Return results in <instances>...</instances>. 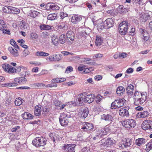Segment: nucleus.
Instances as JSON below:
<instances>
[{"label":"nucleus","instance_id":"1","mask_svg":"<svg viewBox=\"0 0 152 152\" xmlns=\"http://www.w3.org/2000/svg\"><path fill=\"white\" fill-rule=\"evenodd\" d=\"M147 97L146 92L136 91L133 96V103L136 105H141L146 101Z\"/></svg>","mask_w":152,"mask_h":152},{"label":"nucleus","instance_id":"2","mask_svg":"<svg viewBox=\"0 0 152 152\" xmlns=\"http://www.w3.org/2000/svg\"><path fill=\"white\" fill-rule=\"evenodd\" d=\"M126 100L124 99H118L115 100L111 104L112 109H116L123 106L126 103Z\"/></svg>","mask_w":152,"mask_h":152},{"label":"nucleus","instance_id":"3","mask_svg":"<svg viewBox=\"0 0 152 152\" xmlns=\"http://www.w3.org/2000/svg\"><path fill=\"white\" fill-rule=\"evenodd\" d=\"M46 139L43 137H36L32 141L33 145L36 147L43 146L46 144Z\"/></svg>","mask_w":152,"mask_h":152},{"label":"nucleus","instance_id":"4","mask_svg":"<svg viewBox=\"0 0 152 152\" xmlns=\"http://www.w3.org/2000/svg\"><path fill=\"white\" fill-rule=\"evenodd\" d=\"M128 25L127 21L122 22L121 23L118 27L119 33L123 35H125L127 33Z\"/></svg>","mask_w":152,"mask_h":152},{"label":"nucleus","instance_id":"5","mask_svg":"<svg viewBox=\"0 0 152 152\" xmlns=\"http://www.w3.org/2000/svg\"><path fill=\"white\" fill-rule=\"evenodd\" d=\"M122 124L125 127L129 129L134 128L136 125V122L132 119L125 120L122 122Z\"/></svg>","mask_w":152,"mask_h":152},{"label":"nucleus","instance_id":"6","mask_svg":"<svg viewBox=\"0 0 152 152\" xmlns=\"http://www.w3.org/2000/svg\"><path fill=\"white\" fill-rule=\"evenodd\" d=\"M142 127L144 130H152V121L150 120L144 121L142 123Z\"/></svg>","mask_w":152,"mask_h":152},{"label":"nucleus","instance_id":"7","mask_svg":"<svg viewBox=\"0 0 152 152\" xmlns=\"http://www.w3.org/2000/svg\"><path fill=\"white\" fill-rule=\"evenodd\" d=\"M85 93H82L79 94L77 96L76 102L77 105H81L84 102H85Z\"/></svg>","mask_w":152,"mask_h":152},{"label":"nucleus","instance_id":"8","mask_svg":"<svg viewBox=\"0 0 152 152\" xmlns=\"http://www.w3.org/2000/svg\"><path fill=\"white\" fill-rule=\"evenodd\" d=\"M66 36L68 40V43L70 45L72 44L75 39L74 33L71 31H68L66 33Z\"/></svg>","mask_w":152,"mask_h":152},{"label":"nucleus","instance_id":"9","mask_svg":"<svg viewBox=\"0 0 152 152\" xmlns=\"http://www.w3.org/2000/svg\"><path fill=\"white\" fill-rule=\"evenodd\" d=\"M114 142V141L113 139L108 138L106 140L105 142H100V144L102 146H104L106 147H109L112 146Z\"/></svg>","mask_w":152,"mask_h":152},{"label":"nucleus","instance_id":"10","mask_svg":"<svg viewBox=\"0 0 152 152\" xmlns=\"http://www.w3.org/2000/svg\"><path fill=\"white\" fill-rule=\"evenodd\" d=\"M129 107H128L122 108L119 111V114L121 116H129L128 110Z\"/></svg>","mask_w":152,"mask_h":152},{"label":"nucleus","instance_id":"11","mask_svg":"<svg viewBox=\"0 0 152 152\" xmlns=\"http://www.w3.org/2000/svg\"><path fill=\"white\" fill-rule=\"evenodd\" d=\"M95 95L93 94H91L86 95L85 94V103H90L94 101Z\"/></svg>","mask_w":152,"mask_h":152},{"label":"nucleus","instance_id":"12","mask_svg":"<svg viewBox=\"0 0 152 152\" xmlns=\"http://www.w3.org/2000/svg\"><path fill=\"white\" fill-rule=\"evenodd\" d=\"M49 58L51 61H59L62 58V55L60 54H54L50 56Z\"/></svg>","mask_w":152,"mask_h":152},{"label":"nucleus","instance_id":"13","mask_svg":"<svg viewBox=\"0 0 152 152\" xmlns=\"http://www.w3.org/2000/svg\"><path fill=\"white\" fill-rule=\"evenodd\" d=\"M82 19V17L80 15H74L71 18V21L74 24H77L81 21Z\"/></svg>","mask_w":152,"mask_h":152},{"label":"nucleus","instance_id":"14","mask_svg":"<svg viewBox=\"0 0 152 152\" xmlns=\"http://www.w3.org/2000/svg\"><path fill=\"white\" fill-rule=\"evenodd\" d=\"M151 16L148 13L141 14L140 15V20L141 22H145L150 19Z\"/></svg>","mask_w":152,"mask_h":152},{"label":"nucleus","instance_id":"15","mask_svg":"<svg viewBox=\"0 0 152 152\" xmlns=\"http://www.w3.org/2000/svg\"><path fill=\"white\" fill-rule=\"evenodd\" d=\"M80 111L79 113L81 118H85L87 116L89 113L88 108H86L82 109Z\"/></svg>","mask_w":152,"mask_h":152},{"label":"nucleus","instance_id":"16","mask_svg":"<svg viewBox=\"0 0 152 152\" xmlns=\"http://www.w3.org/2000/svg\"><path fill=\"white\" fill-rule=\"evenodd\" d=\"M101 118L106 121H111L113 120V117L110 114H104L101 116Z\"/></svg>","mask_w":152,"mask_h":152},{"label":"nucleus","instance_id":"17","mask_svg":"<svg viewBox=\"0 0 152 152\" xmlns=\"http://www.w3.org/2000/svg\"><path fill=\"white\" fill-rule=\"evenodd\" d=\"M104 23L106 26V28H110L113 26V21L111 18H108L104 21Z\"/></svg>","mask_w":152,"mask_h":152},{"label":"nucleus","instance_id":"18","mask_svg":"<svg viewBox=\"0 0 152 152\" xmlns=\"http://www.w3.org/2000/svg\"><path fill=\"white\" fill-rule=\"evenodd\" d=\"M146 141V140L144 138H139L135 140L136 144L138 146L144 144Z\"/></svg>","mask_w":152,"mask_h":152},{"label":"nucleus","instance_id":"19","mask_svg":"<svg viewBox=\"0 0 152 152\" xmlns=\"http://www.w3.org/2000/svg\"><path fill=\"white\" fill-rule=\"evenodd\" d=\"M107 134L106 131L104 129L102 128L98 129L97 131L96 136L98 137H101Z\"/></svg>","mask_w":152,"mask_h":152},{"label":"nucleus","instance_id":"20","mask_svg":"<svg viewBox=\"0 0 152 152\" xmlns=\"http://www.w3.org/2000/svg\"><path fill=\"white\" fill-rule=\"evenodd\" d=\"M134 86L132 84L129 85L126 88L127 93L130 96L132 95L133 93Z\"/></svg>","mask_w":152,"mask_h":152},{"label":"nucleus","instance_id":"21","mask_svg":"<svg viewBox=\"0 0 152 152\" xmlns=\"http://www.w3.org/2000/svg\"><path fill=\"white\" fill-rule=\"evenodd\" d=\"M11 54L14 57H17L18 56V50L15 49H14L12 47H9L8 48Z\"/></svg>","mask_w":152,"mask_h":152},{"label":"nucleus","instance_id":"22","mask_svg":"<svg viewBox=\"0 0 152 152\" xmlns=\"http://www.w3.org/2000/svg\"><path fill=\"white\" fill-rule=\"evenodd\" d=\"M118 10L119 13L124 14L128 11V10L127 9L124 7L123 6L120 5L118 7Z\"/></svg>","mask_w":152,"mask_h":152},{"label":"nucleus","instance_id":"23","mask_svg":"<svg viewBox=\"0 0 152 152\" xmlns=\"http://www.w3.org/2000/svg\"><path fill=\"white\" fill-rule=\"evenodd\" d=\"M22 117L24 119H31L34 116L26 112L22 115Z\"/></svg>","mask_w":152,"mask_h":152},{"label":"nucleus","instance_id":"24","mask_svg":"<svg viewBox=\"0 0 152 152\" xmlns=\"http://www.w3.org/2000/svg\"><path fill=\"white\" fill-rule=\"evenodd\" d=\"M27 24L24 20L20 22L19 26L22 30H26L27 29Z\"/></svg>","mask_w":152,"mask_h":152},{"label":"nucleus","instance_id":"25","mask_svg":"<svg viewBox=\"0 0 152 152\" xmlns=\"http://www.w3.org/2000/svg\"><path fill=\"white\" fill-rule=\"evenodd\" d=\"M2 67L3 69L9 73H11L12 66L8 64H4L2 65Z\"/></svg>","mask_w":152,"mask_h":152},{"label":"nucleus","instance_id":"26","mask_svg":"<svg viewBox=\"0 0 152 152\" xmlns=\"http://www.w3.org/2000/svg\"><path fill=\"white\" fill-rule=\"evenodd\" d=\"M76 146V145L74 144L67 145V146H66V151L69 152H75V148Z\"/></svg>","mask_w":152,"mask_h":152},{"label":"nucleus","instance_id":"27","mask_svg":"<svg viewBox=\"0 0 152 152\" xmlns=\"http://www.w3.org/2000/svg\"><path fill=\"white\" fill-rule=\"evenodd\" d=\"M124 91V88L123 87L120 86L117 88L116 92L118 95L120 96L123 94Z\"/></svg>","mask_w":152,"mask_h":152},{"label":"nucleus","instance_id":"28","mask_svg":"<svg viewBox=\"0 0 152 152\" xmlns=\"http://www.w3.org/2000/svg\"><path fill=\"white\" fill-rule=\"evenodd\" d=\"M41 108L39 106H36L35 107L34 111V115L36 116H39L41 115Z\"/></svg>","mask_w":152,"mask_h":152},{"label":"nucleus","instance_id":"29","mask_svg":"<svg viewBox=\"0 0 152 152\" xmlns=\"http://www.w3.org/2000/svg\"><path fill=\"white\" fill-rule=\"evenodd\" d=\"M148 115L149 113L147 111L139 113L137 114V116L140 118H145Z\"/></svg>","mask_w":152,"mask_h":152},{"label":"nucleus","instance_id":"30","mask_svg":"<svg viewBox=\"0 0 152 152\" xmlns=\"http://www.w3.org/2000/svg\"><path fill=\"white\" fill-rule=\"evenodd\" d=\"M39 14V13L34 10H31L29 12L28 15L31 17L35 18L37 16H38Z\"/></svg>","mask_w":152,"mask_h":152},{"label":"nucleus","instance_id":"31","mask_svg":"<svg viewBox=\"0 0 152 152\" xmlns=\"http://www.w3.org/2000/svg\"><path fill=\"white\" fill-rule=\"evenodd\" d=\"M96 45L97 46L100 45L102 42V39L100 37L98 36H96Z\"/></svg>","mask_w":152,"mask_h":152},{"label":"nucleus","instance_id":"32","mask_svg":"<svg viewBox=\"0 0 152 152\" xmlns=\"http://www.w3.org/2000/svg\"><path fill=\"white\" fill-rule=\"evenodd\" d=\"M12 69L11 70V73H18L20 72L21 71L20 66H18L16 67V68H14L12 66Z\"/></svg>","mask_w":152,"mask_h":152},{"label":"nucleus","instance_id":"33","mask_svg":"<svg viewBox=\"0 0 152 152\" xmlns=\"http://www.w3.org/2000/svg\"><path fill=\"white\" fill-rule=\"evenodd\" d=\"M35 55L37 56H48L49 54L48 53L43 51H37L36 52Z\"/></svg>","mask_w":152,"mask_h":152},{"label":"nucleus","instance_id":"34","mask_svg":"<svg viewBox=\"0 0 152 152\" xmlns=\"http://www.w3.org/2000/svg\"><path fill=\"white\" fill-rule=\"evenodd\" d=\"M91 2L94 3L95 5V7L97 8H99L102 6V4L100 2L99 0H91Z\"/></svg>","mask_w":152,"mask_h":152},{"label":"nucleus","instance_id":"35","mask_svg":"<svg viewBox=\"0 0 152 152\" xmlns=\"http://www.w3.org/2000/svg\"><path fill=\"white\" fill-rule=\"evenodd\" d=\"M69 117H68L67 115L65 113L61 114L59 118V121H63L65 119H69Z\"/></svg>","mask_w":152,"mask_h":152},{"label":"nucleus","instance_id":"36","mask_svg":"<svg viewBox=\"0 0 152 152\" xmlns=\"http://www.w3.org/2000/svg\"><path fill=\"white\" fill-rule=\"evenodd\" d=\"M40 27L41 29L45 30H49L52 29L51 26L45 24L40 25Z\"/></svg>","mask_w":152,"mask_h":152},{"label":"nucleus","instance_id":"37","mask_svg":"<svg viewBox=\"0 0 152 152\" xmlns=\"http://www.w3.org/2000/svg\"><path fill=\"white\" fill-rule=\"evenodd\" d=\"M23 103V99L20 97L16 98L15 101V104L17 106H19L22 104Z\"/></svg>","mask_w":152,"mask_h":152},{"label":"nucleus","instance_id":"38","mask_svg":"<svg viewBox=\"0 0 152 152\" xmlns=\"http://www.w3.org/2000/svg\"><path fill=\"white\" fill-rule=\"evenodd\" d=\"M11 13L13 14H18L20 12V10L18 9L12 7L10 9Z\"/></svg>","mask_w":152,"mask_h":152},{"label":"nucleus","instance_id":"39","mask_svg":"<svg viewBox=\"0 0 152 152\" xmlns=\"http://www.w3.org/2000/svg\"><path fill=\"white\" fill-rule=\"evenodd\" d=\"M132 140L130 139L126 140L124 143V147H127L129 146L131 144Z\"/></svg>","mask_w":152,"mask_h":152},{"label":"nucleus","instance_id":"40","mask_svg":"<svg viewBox=\"0 0 152 152\" xmlns=\"http://www.w3.org/2000/svg\"><path fill=\"white\" fill-rule=\"evenodd\" d=\"M20 74L21 76L26 77L30 75V72L28 70L24 71L21 72Z\"/></svg>","mask_w":152,"mask_h":152},{"label":"nucleus","instance_id":"41","mask_svg":"<svg viewBox=\"0 0 152 152\" xmlns=\"http://www.w3.org/2000/svg\"><path fill=\"white\" fill-rule=\"evenodd\" d=\"M57 17V15L56 14H49L48 17V20H54L56 19Z\"/></svg>","mask_w":152,"mask_h":152},{"label":"nucleus","instance_id":"42","mask_svg":"<svg viewBox=\"0 0 152 152\" xmlns=\"http://www.w3.org/2000/svg\"><path fill=\"white\" fill-rule=\"evenodd\" d=\"M11 6H6L3 8V10L4 12L5 13H11L10 9Z\"/></svg>","mask_w":152,"mask_h":152},{"label":"nucleus","instance_id":"43","mask_svg":"<svg viewBox=\"0 0 152 152\" xmlns=\"http://www.w3.org/2000/svg\"><path fill=\"white\" fill-rule=\"evenodd\" d=\"M7 26L4 20H0V30H3L4 28H7Z\"/></svg>","mask_w":152,"mask_h":152},{"label":"nucleus","instance_id":"44","mask_svg":"<svg viewBox=\"0 0 152 152\" xmlns=\"http://www.w3.org/2000/svg\"><path fill=\"white\" fill-rule=\"evenodd\" d=\"M50 7L51 9L53 10H58L59 9V7L54 4H52L50 5Z\"/></svg>","mask_w":152,"mask_h":152},{"label":"nucleus","instance_id":"45","mask_svg":"<svg viewBox=\"0 0 152 152\" xmlns=\"http://www.w3.org/2000/svg\"><path fill=\"white\" fill-rule=\"evenodd\" d=\"M51 40L53 44L55 45L56 46L58 45V39L55 36H53L52 37Z\"/></svg>","mask_w":152,"mask_h":152},{"label":"nucleus","instance_id":"46","mask_svg":"<svg viewBox=\"0 0 152 152\" xmlns=\"http://www.w3.org/2000/svg\"><path fill=\"white\" fill-rule=\"evenodd\" d=\"M65 35L64 34L61 35L60 37L59 41L61 44H64L65 42Z\"/></svg>","mask_w":152,"mask_h":152},{"label":"nucleus","instance_id":"47","mask_svg":"<svg viewBox=\"0 0 152 152\" xmlns=\"http://www.w3.org/2000/svg\"><path fill=\"white\" fill-rule=\"evenodd\" d=\"M85 125H86L87 130H92L93 128L92 124L86 122L85 123Z\"/></svg>","mask_w":152,"mask_h":152},{"label":"nucleus","instance_id":"48","mask_svg":"<svg viewBox=\"0 0 152 152\" xmlns=\"http://www.w3.org/2000/svg\"><path fill=\"white\" fill-rule=\"evenodd\" d=\"M98 27L99 28L102 29L104 28H106V24L104 23V22L103 23L101 21V23L100 24H98Z\"/></svg>","mask_w":152,"mask_h":152},{"label":"nucleus","instance_id":"49","mask_svg":"<svg viewBox=\"0 0 152 152\" xmlns=\"http://www.w3.org/2000/svg\"><path fill=\"white\" fill-rule=\"evenodd\" d=\"M60 122L61 126H66L68 124L69 122V119H65L63 121H60Z\"/></svg>","mask_w":152,"mask_h":152},{"label":"nucleus","instance_id":"50","mask_svg":"<svg viewBox=\"0 0 152 152\" xmlns=\"http://www.w3.org/2000/svg\"><path fill=\"white\" fill-rule=\"evenodd\" d=\"M101 97L102 98V97L100 95H98L95 97V100L97 103H99L101 101L102 99Z\"/></svg>","mask_w":152,"mask_h":152},{"label":"nucleus","instance_id":"51","mask_svg":"<svg viewBox=\"0 0 152 152\" xmlns=\"http://www.w3.org/2000/svg\"><path fill=\"white\" fill-rule=\"evenodd\" d=\"M69 105V103L67 102H66L63 104H62L61 103L59 107V109L60 110H62L64 108H65L66 107L68 106Z\"/></svg>","mask_w":152,"mask_h":152},{"label":"nucleus","instance_id":"52","mask_svg":"<svg viewBox=\"0 0 152 152\" xmlns=\"http://www.w3.org/2000/svg\"><path fill=\"white\" fill-rule=\"evenodd\" d=\"M7 28H4L3 30H1L2 31V32L4 34L10 35V31L9 29H7Z\"/></svg>","mask_w":152,"mask_h":152},{"label":"nucleus","instance_id":"53","mask_svg":"<svg viewBox=\"0 0 152 152\" xmlns=\"http://www.w3.org/2000/svg\"><path fill=\"white\" fill-rule=\"evenodd\" d=\"M31 38L33 39H36L38 38V35L35 33H32L30 35Z\"/></svg>","mask_w":152,"mask_h":152},{"label":"nucleus","instance_id":"54","mask_svg":"<svg viewBox=\"0 0 152 152\" xmlns=\"http://www.w3.org/2000/svg\"><path fill=\"white\" fill-rule=\"evenodd\" d=\"M20 77H17L14 79V82L12 83H16V85L15 86H17V85H18V84H20Z\"/></svg>","mask_w":152,"mask_h":152},{"label":"nucleus","instance_id":"55","mask_svg":"<svg viewBox=\"0 0 152 152\" xmlns=\"http://www.w3.org/2000/svg\"><path fill=\"white\" fill-rule=\"evenodd\" d=\"M16 85V83H7L4 84V86L6 87H15Z\"/></svg>","mask_w":152,"mask_h":152},{"label":"nucleus","instance_id":"56","mask_svg":"<svg viewBox=\"0 0 152 152\" xmlns=\"http://www.w3.org/2000/svg\"><path fill=\"white\" fill-rule=\"evenodd\" d=\"M73 71V68L72 66H69L67 67L65 72V73H68Z\"/></svg>","mask_w":152,"mask_h":152},{"label":"nucleus","instance_id":"57","mask_svg":"<svg viewBox=\"0 0 152 152\" xmlns=\"http://www.w3.org/2000/svg\"><path fill=\"white\" fill-rule=\"evenodd\" d=\"M58 26L59 29H62L65 27V23L64 22H61L58 24Z\"/></svg>","mask_w":152,"mask_h":152},{"label":"nucleus","instance_id":"58","mask_svg":"<svg viewBox=\"0 0 152 152\" xmlns=\"http://www.w3.org/2000/svg\"><path fill=\"white\" fill-rule=\"evenodd\" d=\"M86 67V66L84 65H83L82 64H81L80 65V66L78 68V69L79 71L82 72H83V70H84L85 68Z\"/></svg>","mask_w":152,"mask_h":152},{"label":"nucleus","instance_id":"59","mask_svg":"<svg viewBox=\"0 0 152 152\" xmlns=\"http://www.w3.org/2000/svg\"><path fill=\"white\" fill-rule=\"evenodd\" d=\"M86 64H89L90 65H98L95 61H89L86 62L85 63Z\"/></svg>","mask_w":152,"mask_h":152},{"label":"nucleus","instance_id":"60","mask_svg":"<svg viewBox=\"0 0 152 152\" xmlns=\"http://www.w3.org/2000/svg\"><path fill=\"white\" fill-rule=\"evenodd\" d=\"M60 15L61 18L63 19L64 18L67 17L68 16V15L66 13L62 12H60Z\"/></svg>","mask_w":152,"mask_h":152},{"label":"nucleus","instance_id":"61","mask_svg":"<svg viewBox=\"0 0 152 152\" xmlns=\"http://www.w3.org/2000/svg\"><path fill=\"white\" fill-rule=\"evenodd\" d=\"M30 52L28 50L25 49L24 50L23 52V56L24 57H26L29 54Z\"/></svg>","mask_w":152,"mask_h":152},{"label":"nucleus","instance_id":"62","mask_svg":"<svg viewBox=\"0 0 152 152\" xmlns=\"http://www.w3.org/2000/svg\"><path fill=\"white\" fill-rule=\"evenodd\" d=\"M61 103V102L57 100H55L54 101L53 104L55 106H58L59 107Z\"/></svg>","mask_w":152,"mask_h":152},{"label":"nucleus","instance_id":"63","mask_svg":"<svg viewBox=\"0 0 152 152\" xmlns=\"http://www.w3.org/2000/svg\"><path fill=\"white\" fill-rule=\"evenodd\" d=\"M21 77H20V83H25L26 81L27 80L26 78L25 77L23 76H21Z\"/></svg>","mask_w":152,"mask_h":152},{"label":"nucleus","instance_id":"64","mask_svg":"<svg viewBox=\"0 0 152 152\" xmlns=\"http://www.w3.org/2000/svg\"><path fill=\"white\" fill-rule=\"evenodd\" d=\"M127 56V54L126 53H120L119 55V57L122 58H124L126 57Z\"/></svg>","mask_w":152,"mask_h":152}]
</instances>
